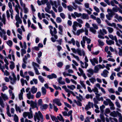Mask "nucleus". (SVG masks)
<instances>
[{
    "label": "nucleus",
    "mask_w": 122,
    "mask_h": 122,
    "mask_svg": "<svg viewBox=\"0 0 122 122\" xmlns=\"http://www.w3.org/2000/svg\"><path fill=\"white\" fill-rule=\"evenodd\" d=\"M34 120L35 122H36L37 119L38 121H40L41 122H43V116L41 112L40 111H39L38 112H36L34 116Z\"/></svg>",
    "instance_id": "1"
},
{
    "label": "nucleus",
    "mask_w": 122,
    "mask_h": 122,
    "mask_svg": "<svg viewBox=\"0 0 122 122\" xmlns=\"http://www.w3.org/2000/svg\"><path fill=\"white\" fill-rule=\"evenodd\" d=\"M49 27L50 29V33L51 36H54L55 39H57L58 36L56 35L57 33L56 29L55 27L53 28L51 25L49 26Z\"/></svg>",
    "instance_id": "2"
},
{
    "label": "nucleus",
    "mask_w": 122,
    "mask_h": 122,
    "mask_svg": "<svg viewBox=\"0 0 122 122\" xmlns=\"http://www.w3.org/2000/svg\"><path fill=\"white\" fill-rule=\"evenodd\" d=\"M0 20L1 21H0V29H1V27L3 26V23L4 25H5L6 24V19L5 15L4 14L2 15V17L1 13L0 12Z\"/></svg>",
    "instance_id": "3"
},
{
    "label": "nucleus",
    "mask_w": 122,
    "mask_h": 122,
    "mask_svg": "<svg viewBox=\"0 0 122 122\" xmlns=\"http://www.w3.org/2000/svg\"><path fill=\"white\" fill-rule=\"evenodd\" d=\"M86 41L88 44H89L90 43L91 40L90 39L88 38L86 36H83L82 40L81 41V46L83 48L84 47Z\"/></svg>",
    "instance_id": "4"
},
{
    "label": "nucleus",
    "mask_w": 122,
    "mask_h": 122,
    "mask_svg": "<svg viewBox=\"0 0 122 122\" xmlns=\"http://www.w3.org/2000/svg\"><path fill=\"white\" fill-rule=\"evenodd\" d=\"M17 14L16 15L15 19L17 22L15 24L17 27H18L19 26V24H21L22 23V21L19 16V13H17Z\"/></svg>",
    "instance_id": "5"
},
{
    "label": "nucleus",
    "mask_w": 122,
    "mask_h": 122,
    "mask_svg": "<svg viewBox=\"0 0 122 122\" xmlns=\"http://www.w3.org/2000/svg\"><path fill=\"white\" fill-rule=\"evenodd\" d=\"M12 76L13 78L11 76H9V78L10 80V82L11 84L13 85L15 83L17 79L14 73L12 74Z\"/></svg>",
    "instance_id": "6"
},
{
    "label": "nucleus",
    "mask_w": 122,
    "mask_h": 122,
    "mask_svg": "<svg viewBox=\"0 0 122 122\" xmlns=\"http://www.w3.org/2000/svg\"><path fill=\"white\" fill-rule=\"evenodd\" d=\"M23 116L25 118H26L27 116L28 117L29 119L32 118L33 117V114L31 112H24L23 113Z\"/></svg>",
    "instance_id": "7"
},
{
    "label": "nucleus",
    "mask_w": 122,
    "mask_h": 122,
    "mask_svg": "<svg viewBox=\"0 0 122 122\" xmlns=\"http://www.w3.org/2000/svg\"><path fill=\"white\" fill-rule=\"evenodd\" d=\"M87 71L88 72L87 75L89 77H91L93 75L94 72V70L92 68H90L87 70Z\"/></svg>",
    "instance_id": "8"
},
{
    "label": "nucleus",
    "mask_w": 122,
    "mask_h": 122,
    "mask_svg": "<svg viewBox=\"0 0 122 122\" xmlns=\"http://www.w3.org/2000/svg\"><path fill=\"white\" fill-rule=\"evenodd\" d=\"M93 107V104L92 103L89 102L85 107V109L86 111H87L91 108V107Z\"/></svg>",
    "instance_id": "9"
},
{
    "label": "nucleus",
    "mask_w": 122,
    "mask_h": 122,
    "mask_svg": "<svg viewBox=\"0 0 122 122\" xmlns=\"http://www.w3.org/2000/svg\"><path fill=\"white\" fill-rule=\"evenodd\" d=\"M105 21L108 25L112 27H113L114 28H116L118 30V28L117 27H116V25L115 23H113L111 24L107 20H105Z\"/></svg>",
    "instance_id": "10"
},
{
    "label": "nucleus",
    "mask_w": 122,
    "mask_h": 122,
    "mask_svg": "<svg viewBox=\"0 0 122 122\" xmlns=\"http://www.w3.org/2000/svg\"><path fill=\"white\" fill-rule=\"evenodd\" d=\"M90 61L92 65L94 66L95 65V63L97 64L98 63V59L97 58H94L92 59H90Z\"/></svg>",
    "instance_id": "11"
},
{
    "label": "nucleus",
    "mask_w": 122,
    "mask_h": 122,
    "mask_svg": "<svg viewBox=\"0 0 122 122\" xmlns=\"http://www.w3.org/2000/svg\"><path fill=\"white\" fill-rule=\"evenodd\" d=\"M53 103L56 104L58 106H60L61 105V103L60 102V100L58 99L53 100Z\"/></svg>",
    "instance_id": "12"
},
{
    "label": "nucleus",
    "mask_w": 122,
    "mask_h": 122,
    "mask_svg": "<svg viewBox=\"0 0 122 122\" xmlns=\"http://www.w3.org/2000/svg\"><path fill=\"white\" fill-rule=\"evenodd\" d=\"M77 53L78 55L80 56H81L82 55L84 56L85 55L84 51L83 50H81L79 48L77 49Z\"/></svg>",
    "instance_id": "13"
},
{
    "label": "nucleus",
    "mask_w": 122,
    "mask_h": 122,
    "mask_svg": "<svg viewBox=\"0 0 122 122\" xmlns=\"http://www.w3.org/2000/svg\"><path fill=\"white\" fill-rule=\"evenodd\" d=\"M25 92L24 89V88H23L20 91V93L19 94V98L20 100L23 99V92Z\"/></svg>",
    "instance_id": "14"
},
{
    "label": "nucleus",
    "mask_w": 122,
    "mask_h": 122,
    "mask_svg": "<svg viewBox=\"0 0 122 122\" xmlns=\"http://www.w3.org/2000/svg\"><path fill=\"white\" fill-rule=\"evenodd\" d=\"M98 33L99 34H101L102 35H104L105 34H107V32L105 29L103 28L102 29L100 30Z\"/></svg>",
    "instance_id": "15"
},
{
    "label": "nucleus",
    "mask_w": 122,
    "mask_h": 122,
    "mask_svg": "<svg viewBox=\"0 0 122 122\" xmlns=\"http://www.w3.org/2000/svg\"><path fill=\"white\" fill-rule=\"evenodd\" d=\"M107 11L108 13V15H109L110 17H112L113 15H114V12L111 9H108Z\"/></svg>",
    "instance_id": "16"
},
{
    "label": "nucleus",
    "mask_w": 122,
    "mask_h": 122,
    "mask_svg": "<svg viewBox=\"0 0 122 122\" xmlns=\"http://www.w3.org/2000/svg\"><path fill=\"white\" fill-rule=\"evenodd\" d=\"M109 72L107 70H104L102 73L101 74V75L103 77H106L107 76L108 73Z\"/></svg>",
    "instance_id": "17"
},
{
    "label": "nucleus",
    "mask_w": 122,
    "mask_h": 122,
    "mask_svg": "<svg viewBox=\"0 0 122 122\" xmlns=\"http://www.w3.org/2000/svg\"><path fill=\"white\" fill-rule=\"evenodd\" d=\"M26 96L29 99H33L34 98V95L32 94L30 92H29L28 93L26 94Z\"/></svg>",
    "instance_id": "18"
},
{
    "label": "nucleus",
    "mask_w": 122,
    "mask_h": 122,
    "mask_svg": "<svg viewBox=\"0 0 122 122\" xmlns=\"http://www.w3.org/2000/svg\"><path fill=\"white\" fill-rule=\"evenodd\" d=\"M30 56L29 54H27L23 58V60L24 63L25 64L27 63V61L28 58H29Z\"/></svg>",
    "instance_id": "19"
},
{
    "label": "nucleus",
    "mask_w": 122,
    "mask_h": 122,
    "mask_svg": "<svg viewBox=\"0 0 122 122\" xmlns=\"http://www.w3.org/2000/svg\"><path fill=\"white\" fill-rule=\"evenodd\" d=\"M47 77L49 79H52L53 78H56L57 77L54 74H52L51 75H48Z\"/></svg>",
    "instance_id": "20"
},
{
    "label": "nucleus",
    "mask_w": 122,
    "mask_h": 122,
    "mask_svg": "<svg viewBox=\"0 0 122 122\" xmlns=\"http://www.w3.org/2000/svg\"><path fill=\"white\" fill-rule=\"evenodd\" d=\"M117 114L119 117L118 119V122H122V116L121 114L118 111H117Z\"/></svg>",
    "instance_id": "21"
},
{
    "label": "nucleus",
    "mask_w": 122,
    "mask_h": 122,
    "mask_svg": "<svg viewBox=\"0 0 122 122\" xmlns=\"http://www.w3.org/2000/svg\"><path fill=\"white\" fill-rule=\"evenodd\" d=\"M31 92L33 94L36 93L37 91V88L35 87V86H33L30 90Z\"/></svg>",
    "instance_id": "22"
},
{
    "label": "nucleus",
    "mask_w": 122,
    "mask_h": 122,
    "mask_svg": "<svg viewBox=\"0 0 122 122\" xmlns=\"http://www.w3.org/2000/svg\"><path fill=\"white\" fill-rule=\"evenodd\" d=\"M0 30L1 31V32L0 31V36L2 38L3 37V35H5L6 34V32L4 29H2V28L1 29H0Z\"/></svg>",
    "instance_id": "23"
},
{
    "label": "nucleus",
    "mask_w": 122,
    "mask_h": 122,
    "mask_svg": "<svg viewBox=\"0 0 122 122\" xmlns=\"http://www.w3.org/2000/svg\"><path fill=\"white\" fill-rule=\"evenodd\" d=\"M48 107V105L46 104H42L40 106V108L42 110H45Z\"/></svg>",
    "instance_id": "24"
},
{
    "label": "nucleus",
    "mask_w": 122,
    "mask_h": 122,
    "mask_svg": "<svg viewBox=\"0 0 122 122\" xmlns=\"http://www.w3.org/2000/svg\"><path fill=\"white\" fill-rule=\"evenodd\" d=\"M58 28L59 30L58 32V33L61 35H62V32H63L62 27L61 25H59L58 26Z\"/></svg>",
    "instance_id": "25"
},
{
    "label": "nucleus",
    "mask_w": 122,
    "mask_h": 122,
    "mask_svg": "<svg viewBox=\"0 0 122 122\" xmlns=\"http://www.w3.org/2000/svg\"><path fill=\"white\" fill-rule=\"evenodd\" d=\"M1 95L4 100H7L8 99V97L5 94H3L1 93Z\"/></svg>",
    "instance_id": "26"
},
{
    "label": "nucleus",
    "mask_w": 122,
    "mask_h": 122,
    "mask_svg": "<svg viewBox=\"0 0 122 122\" xmlns=\"http://www.w3.org/2000/svg\"><path fill=\"white\" fill-rule=\"evenodd\" d=\"M6 111H7V114L8 116L10 117H11V115L10 114V107L9 106V105H7V107L6 108Z\"/></svg>",
    "instance_id": "27"
},
{
    "label": "nucleus",
    "mask_w": 122,
    "mask_h": 122,
    "mask_svg": "<svg viewBox=\"0 0 122 122\" xmlns=\"http://www.w3.org/2000/svg\"><path fill=\"white\" fill-rule=\"evenodd\" d=\"M106 42L107 44L109 45H113L114 44V42L112 40H106Z\"/></svg>",
    "instance_id": "28"
},
{
    "label": "nucleus",
    "mask_w": 122,
    "mask_h": 122,
    "mask_svg": "<svg viewBox=\"0 0 122 122\" xmlns=\"http://www.w3.org/2000/svg\"><path fill=\"white\" fill-rule=\"evenodd\" d=\"M82 18L83 19H88L89 18V17L87 14L83 13L82 15Z\"/></svg>",
    "instance_id": "29"
},
{
    "label": "nucleus",
    "mask_w": 122,
    "mask_h": 122,
    "mask_svg": "<svg viewBox=\"0 0 122 122\" xmlns=\"http://www.w3.org/2000/svg\"><path fill=\"white\" fill-rule=\"evenodd\" d=\"M117 113L115 111H113L112 112H111L110 114V115L114 117H117Z\"/></svg>",
    "instance_id": "30"
},
{
    "label": "nucleus",
    "mask_w": 122,
    "mask_h": 122,
    "mask_svg": "<svg viewBox=\"0 0 122 122\" xmlns=\"http://www.w3.org/2000/svg\"><path fill=\"white\" fill-rule=\"evenodd\" d=\"M42 93L43 95H46V88L44 87H42L41 88Z\"/></svg>",
    "instance_id": "31"
},
{
    "label": "nucleus",
    "mask_w": 122,
    "mask_h": 122,
    "mask_svg": "<svg viewBox=\"0 0 122 122\" xmlns=\"http://www.w3.org/2000/svg\"><path fill=\"white\" fill-rule=\"evenodd\" d=\"M0 105L2 107H4L5 105L4 103L2 97L0 96Z\"/></svg>",
    "instance_id": "32"
},
{
    "label": "nucleus",
    "mask_w": 122,
    "mask_h": 122,
    "mask_svg": "<svg viewBox=\"0 0 122 122\" xmlns=\"http://www.w3.org/2000/svg\"><path fill=\"white\" fill-rule=\"evenodd\" d=\"M77 24V23L76 21H74L73 23V25L72 26L73 30L75 31H76L77 30L76 27L77 26L76 25Z\"/></svg>",
    "instance_id": "33"
},
{
    "label": "nucleus",
    "mask_w": 122,
    "mask_h": 122,
    "mask_svg": "<svg viewBox=\"0 0 122 122\" xmlns=\"http://www.w3.org/2000/svg\"><path fill=\"white\" fill-rule=\"evenodd\" d=\"M78 70L80 71V73H79L78 72H77V74L79 76H81V74L84 73L83 71V70L80 67L79 68Z\"/></svg>",
    "instance_id": "34"
},
{
    "label": "nucleus",
    "mask_w": 122,
    "mask_h": 122,
    "mask_svg": "<svg viewBox=\"0 0 122 122\" xmlns=\"http://www.w3.org/2000/svg\"><path fill=\"white\" fill-rule=\"evenodd\" d=\"M62 77H60L58 79V81L59 83L61 84H65V82L64 81H61L62 79Z\"/></svg>",
    "instance_id": "35"
},
{
    "label": "nucleus",
    "mask_w": 122,
    "mask_h": 122,
    "mask_svg": "<svg viewBox=\"0 0 122 122\" xmlns=\"http://www.w3.org/2000/svg\"><path fill=\"white\" fill-rule=\"evenodd\" d=\"M59 116H58L57 117L58 119L60 121L62 122H64V120L62 115L61 114H59Z\"/></svg>",
    "instance_id": "36"
},
{
    "label": "nucleus",
    "mask_w": 122,
    "mask_h": 122,
    "mask_svg": "<svg viewBox=\"0 0 122 122\" xmlns=\"http://www.w3.org/2000/svg\"><path fill=\"white\" fill-rule=\"evenodd\" d=\"M107 29L108 32L110 33H112L113 31V29L111 27H107Z\"/></svg>",
    "instance_id": "37"
},
{
    "label": "nucleus",
    "mask_w": 122,
    "mask_h": 122,
    "mask_svg": "<svg viewBox=\"0 0 122 122\" xmlns=\"http://www.w3.org/2000/svg\"><path fill=\"white\" fill-rule=\"evenodd\" d=\"M80 63L81 64V66L82 68H86L88 66H86V64H85V66H84V63L81 61H80Z\"/></svg>",
    "instance_id": "38"
},
{
    "label": "nucleus",
    "mask_w": 122,
    "mask_h": 122,
    "mask_svg": "<svg viewBox=\"0 0 122 122\" xmlns=\"http://www.w3.org/2000/svg\"><path fill=\"white\" fill-rule=\"evenodd\" d=\"M30 104L32 108H34L36 107V102L32 101H31Z\"/></svg>",
    "instance_id": "39"
},
{
    "label": "nucleus",
    "mask_w": 122,
    "mask_h": 122,
    "mask_svg": "<svg viewBox=\"0 0 122 122\" xmlns=\"http://www.w3.org/2000/svg\"><path fill=\"white\" fill-rule=\"evenodd\" d=\"M7 44L10 47H11L13 45V42L12 41L10 40H9L8 41L6 42Z\"/></svg>",
    "instance_id": "40"
},
{
    "label": "nucleus",
    "mask_w": 122,
    "mask_h": 122,
    "mask_svg": "<svg viewBox=\"0 0 122 122\" xmlns=\"http://www.w3.org/2000/svg\"><path fill=\"white\" fill-rule=\"evenodd\" d=\"M10 63H11V64L10 65V69L13 70L15 67L14 63L12 61L10 62Z\"/></svg>",
    "instance_id": "41"
},
{
    "label": "nucleus",
    "mask_w": 122,
    "mask_h": 122,
    "mask_svg": "<svg viewBox=\"0 0 122 122\" xmlns=\"http://www.w3.org/2000/svg\"><path fill=\"white\" fill-rule=\"evenodd\" d=\"M67 87L68 88L72 90H73L74 89L76 88L75 86L73 85L70 86L68 85L67 86Z\"/></svg>",
    "instance_id": "42"
},
{
    "label": "nucleus",
    "mask_w": 122,
    "mask_h": 122,
    "mask_svg": "<svg viewBox=\"0 0 122 122\" xmlns=\"http://www.w3.org/2000/svg\"><path fill=\"white\" fill-rule=\"evenodd\" d=\"M49 13L51 14L52 17L53 18H56V15L55 14L52 10H51L50 12Z\"/></svg>",
    "instance_id": "43"
},
{
    "label": "nucleus",
    "mask_w": 122,
    "mask_h": 122,
    "mask_svg": "<svg viewBox=\"0 0 122 122\" xmlns=\"http://www.w3.org/2000/svg\"><path fill=\"white\" fill-rule=\"evenodd\" d=\"M99 45L100 46H102L104 45V43L103 41L100 39L98 40Z\"/></svg>",
    "instance_id": "44"
},
{
    "label": "nucleus",
    "mask_w": 122,
    "mask_h": 122,
    "mask_svg": "<svg viewBox=\"0 0 122 122\" xmlns=\"http://www.w3.org/2000/svg\"><path fill=\"white\" fill-rule=\"evenodd\" d=\"M38 78L41 82L43 83L44 81V79L41 76H39L38 77Z\"/></svg>",
    "instance_id": "45"
},
{
    "label": "nucleus",
    "mask_w": 122,
    "mask_h": 122,
    "mask_svg": "<svg viewBox=\"0 0 122 122\" xmlns=\"http://www.w3.org/2000/svg\"><path fill=\"white\" fill-rule=\"evenodd\" d=\"M95 29L93 27H91L90 28L89 30L92 33L95 34L96 33V31Z\"/></svg>",
    "instance_id": "46"
},
{
    "label": "nucleus",
    "mask_w": 122,
    "mask_h": 122,
    "mask_svg": "<svg viewBox=\"0 0 122 122\" xmlns=\"http://www.w3.org/2000/svg\"><path fill=\"white\" fill-rule=\"evenodd\" d=\"M120 32L122 33V34L121 35V33L118 31H117L116 32V34L117 36L119 37H121V39H122V31L120 30H119Z\"/></svg>",
    "instance_id": "47"
},
{
    "label": "nucleus",
    "mask_w": 122,
    "mask_h": 122,
    "mask_svg": "<svg viewBox=\"0 0 122 122\" xmlns=\"http://www.w3.org/2000/svg\"><path fill=\"white\" fill-rule=\"evenodd\" d=\"M89 80L93 84H94L96 81L95 78L92 77L89 78Z\"/></svg>",
    "instance_id": "48"
},
{
    "label": "nucleus",
    "mask_w": 122,
    "mask_h": 122,
    "mask_svg": "<svg viewBox=\"0 0 122 122\" xmlns=\"http://www.w3.org/2000/svg\"><path fill=\"white\" fill-rule=\"evenodd\" d=\"M85 98L87 99H88L90 98L92 99L93 98V96L91 94H87L85 97Z\"/></svg>",
    "instance_id": "49"
},
{
    "label": "nucleus",
    "mask_w": 122,
    "mask_h": 122,
    "mask_svg": "<svg viewBox=\"0 0 122 122\" xmlns=\"http://www.w3.org/2000/svg\"><path fill=\"white\" fill-rule=\"evenodd\" d=\"M80 83L82 87H83L85 89H86V85L84 83V81H80Z\"/></svg>",
    "instance_id": "50"
},
{
    "label": "nucleus",
    "mask_w": 122,
    "mask_h": 122,
    "mask_svg": "<svg viewBox=\"0 0 122 122\" xmlns=\"http://www.w3.org/2000/svg\"><path fill=\"white\" fill-rule=\"evenodd\" d=\"M109 106L110 107V108L111 110H115V108L114 107V105L112 102L109 105Z\"/></svg>",
    "instance_id": "51"
},
{
    "label": "nucleus",
    "mask_w": 122,
    "mask_h": 122,
    "mask_svg": "<svg viewBox=\"0 0 122 122\" xmlns=\"http://www.w3.org/2000/svg\"><path fill=\"white\" fill-rule=\"evenodd\" d=\"M15 106L16 111L17 112L18 111L19 112H21V111L20 107L19 106H17L16 104L15 105Z\"/></svg>",
    "instance_id": "52"
},
{
    "label": "nucleus",
    "mask_w": 122,
    "mask_h": 122,
    "mask_svg": "<svg viewBox=\"0 0 122 122\" xmlns=\"http://www.w3.org/2000/svg\"><path fill=\"white\" fill-rule=\"evenodd\" d=\"M111 111L109 108H106L104 114L105 115L107 116L106 114H108Z\"/></svg>",
    "instance_id": "53"
},
{
    "label": "nucleus",
    "mask_w": 122,
    "mask_h": 122,
    "mask_svg": "<svg viewBox=\"0 0 122 122\" xmlns=\"http://www.w3.org/2000/svg\"><path fill=\"white\" fill-rule=\"evenodd\" d=\"M105 107V106L104 105H102V106L100 107V109L102 113H103L104 112V109Z\"/></svg>",
    "instance_id": "54"
},
{
    "label": "nucleus",
    "mask_w": 122,
    "mask_h": 122,
    "mask_svg": "<svg viewBox=\"0 0 122 122\" xmlns=\"http://www.w3.org/2000/svg\"><path fill=\"white\" fill-rule=\"evenodd\" d=\"M109 37L112 40H114L115 39V37L117 38V37L115 36H114L110 34L108 35Z\"/></svg>",
    "instance_id": "55"
},
{
    "label": "nucleus",
    "mask_w": 122,
    "mask_h": 122,
    "mask_svg": "<svg viewBox=\"0 0 122 122\" xmlns=\"http://www.w3.org/2000/svg\"><path fill=\"white\" fill-rule=\"evenodd\" d=\"M68 42L69 44H71L72 43L73 45H75V41L73 38L71 39V41H69Z\"/></svg>",
    "instance_id": "56"
},
{
    "label": "nucleus",
    "mask_w": 122,
    "mask_h": 122,
    "mask_svg": "<svg viewBox=\"0 0 122 122\" xmlns=\"http://www.w3.org/2000/svg\"><path fill=\"white\" fill-rule=\"evenodd\" d=\"M32 64L34 66V68H36V67H37L38 68L39 67V65L36 62H33Z\"/></svg>",
    "instance_id": "57"
},
{
    "label": "nucleus",
    "mask_w": 122,
    "mask_h": 122,
    "mask_svg": "<svg viewBox=\"0 0 122 122\" xmlns=\"http://www.w3.org/2000/svg\"><path fill=\"white\" fill-rule=\"evenodd\" d=\"M14 120L15 122H18V117L15 114L14 116Z\"/></svg>",
    "instance_id": "58"
},
{
    "label": "nucleus",
    "mask_w": 122,
    "mask_h": 122,
    "mask_svg": "<svg viewBox=\"0 0 122 122\" xmlns=\"http://www.w3.org/2000/svg\"><path fill=\"white\" fill-rule=\"evenodd\" d=\"M93 91L95 93H98L99 91L98 88L96 87H95L94 88L92 89V91Z\"/></svg>",
    "instance_id": "59"
},
{
    "label": "nucleus",
    "mask_w": 122,
    "mask_h": 122,
    "mask_svg": "<svg viewBox=\"0 0 122 122\" xmlns=\"http://www.w3.org/2000/svg\"><path fill=\"white\" fill-rule=\"evenodd\" d=\"M71 55H72L74 58L76 59L77 61H80L79 58L77 56H76L73 54L72 53H71Z\"/></svg>",
    "instance_id": "60"
},
{
    "label": "nucleus",
    "mask_w": 122,
    "mask_h": 122,
    "mask_svg": "<svg viewBox=\"0 0 122 122\" xmlns=\"http://www.w3.org/2000/svg\"><path fill=\"white\" fill-rule=\"evenodd\" d=\"M99 68L97 66H96L95 67L94 72L95 73H97L99 71Z\"/></svg>",
    "instance_id": "61"
},
{
    "label": "nucleus",
    "mask_w": 122,
    "mask_h": 122,
    "mask_svg": "<svg viewBox=\"0 0 122 122\" xmlns=\"http://www.w3.org/2000/svg\"><path fill=\"white\" fill-rule=\"evenodd\" d=\"M119 8H118L117 6L116 5L115 6V7H113L112 8V10H113L116 12H117L118 10H119Z\"/></svg>",
    "instance_id": "62"
},
{
    "label": "nucleus",
    "mask_w": 122,
    "mask_h": 122,
    "mask_svg": "<svg viewBox=\"0 0 122 122\" xmlns=\"http://www.w3.org/2000/svg\"><path fill=\"white\" fill-rule=\"evenodd\" d=\"M63 74L64 76L65 77L66 76H72V75L71 74H69V73H66L65 72H64L63 73Z\"/></svg>",
    "instance_id": "63"
},
{
    "label": "nucleus",
    "mask_w": 122,
    "mask_h": 122,
    "mask_svg": "<svg viewBox=\"0 0 122 122\" xmlns=\"http://www.w3.org/2000/svg\"><path fill=\"white\" fill-rule=\"evenodd\" d=\"M51 118L53 121H55L56 122H59L57 118L54 116H51Z\"/></svg>",
    "instance_id": "64"
}]
</instances>
